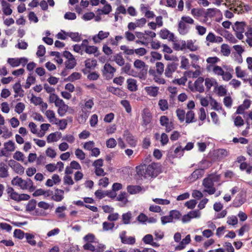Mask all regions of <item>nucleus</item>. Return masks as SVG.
<instances>
[{
	"instance_id": "obj_49",
	"label": "nucleus",
	"mask_w": 252,
	"mask_h": 252,
	"mask_svg": "<svg viewBox=\"0 0 252 252\" xmlns=\"http://www.w3.org/2000/svg\"><path fill=\"white\" fill-rule=\"evenodd\" d=\"M97 50V48L94 46H88L85 48V52L89 54H94Z\"/></svg>"
},
{
	"instance_id": "obj_26",
	"label": "nucleus",
	"mask_w": 252,
	"mask_h": 252,
	"mask_svg": "<svg viewBox=\"0 0 252 252\" xmlns=\"http://www.w3.org/2000/svg\"><path fill=\"white\" fill-rule=\"evenodd\" d=\"M64 33L70 37L72 40L75 42H79L81 41V38L80 36L79 35V33L78 32H64Z\"/></svg>"
},
{
	"instance_id": "obj_17",
	"label": "nucleus",
	"mask_w": 252,
	"mask_h": 252,
	"mask_svg": "<svg viewBox=\"0 0 252 252\" xmlns=\"http://www.w3.org/2000/svg\"><path fill=\"white\" fill-rule=\"evenodd\" d=\"M8 175L7 166L3 162H0V177L4 178L7 177Z\"/></svg>"
},
{
	"instance_id": "obj_32",
	"label": "nucleus",
	"mask_w": 252,
	"mask_h": 252,
	"mask_svg": "<svg viewBox=\"0 0 252 252\" xmlns=\"http://www.w3.org/2000/svg\"><path fill=\"white\" fill-rule=\"evenodd\" d=\"M107 90L108 92H110L116 95H122V91L118 88H115L113 87L110 86L107 88Z\"/></svg>"
},
{
	"instance_id": "obj_48",
	"label": "nucleus",
	"mask_w": 252,
	"mask_h": 252,
	"mask_svg": "<svg viewBox=\"0 0 252 252\" xmlns=\"http://www.w3.org/2000/svg\"><path fill=\"white\" fill-rule=\"evenodd\" d=\"M104 70L110 74H113L116 72V69L109 63H106L104 65Z\"/></svg>"
},
{
	"instance_id": "obj_51",
	"label": "nucleus",
	"mask_w": 252,
	"mask_h": 252,
	"mask_svg": "<svg viewBox=\"0 0 252 252\" xmlns=\"http://www.w3.org/2000/svg\"><path fill=\"white\" fill-rule=\"evenodd\" d=\"M197 204V201L195 199H191L187 202H186L185 204L186 207L188 208L192 209H193Z\"/></svg>"
},
{
	"instance_id": "obj_58",
	"label": "nucleus",
	"mask_w": 252,
	"mask_h": 252,
	"mask_svg": "<svg viewBox=\"0 0 252 252\" xmlns=\"http://www.w3.org/2000/svg\"><path fill=\"white\" fill-rule=\"evenodd\" d=\"M213 72L219 76H222L223 74L224 71L220 66H215L213 69Z\"/></svg>"
},
{
	"instance_id": "obj_37",
	"label": "nucleus",
	"mask_w": 252,
	"mask_h": 252,
	"mask_svg": "<svg viewBox=\"0 0 252 252\" xmlns=\"http://www.w3.org/2000/svg\"><path fill=\"white\" fill-rule=\"evenodd\" d=\"M36 202L34 199H32L29 201L26 206V211L30 212L33 211L35 208Z\"/></svg>"
},
{
	"instance_id": "obj_13",
	"label": "nucleus",
	"mask_w": 252,
	"mask_h": 252,
	"mask_svg": "<svg viewBox=\"0 0 252 252\" xmlns=\"http://www.w3.org/2000/svg\"><path fill=\"white\" fill-rule=\"evenodd\" d=\"M63 194H64V190H63L57 189L55 190V194L52 196L51 198L52 200H53L55 201L60 202L64 198Z\"/></svg>"
},
{
	"instance_id": "obj_25",
	"label": "nucleus",
	"mask_w": 252,
	"mask_h": 252,
	"mask_svg": "<svg viewBox=\"0 0 252 252\" xmlns=\"http://www.w3.org/2000/svg\"><path fill=\"white\" fill-rule=\"evenodd\" d=\"M97 64V61L95 59H87L85 62V65L86 68L89 69L94 68Z\"/></svg>"
},
{
	"instance_id": "obj_1",
	"label": "nucleus",
	"mask_w": 252,
	"mask_h": 252,
	"mask_svg": "<svg viewBox=\"0 0 252 252\" xmlns=\"http://www.w3.org/2000/svg\"><path fill=\"white\" fill-rule=\"evenodd\" d=\"M159 165L156 163H152L147 167L145 165L138 166L136 167L137 174L144 178L156 177L159 173Z\"/></svg>"
},
{
	"instance_id": "obj_63",
	"label": "nucleus",
	"mask_w": 252,
	"mask_h": 252,
	"mask_svg": "<svg viewBox=\"0 0 252 252\" xmlns=\"http://www.w3.org/2000/svg\"><path fill=\"white\" fill-rule=\"evenodd\" d=\"M24 232L20 229H15L14 232V236L19 239H22L24 237Z\"/></svg>"
},
{
	"instance_id": "obj_16",
	"label": "nucleus",
	"mask_w": 252,
	"mask_h": 252,
	"mask_svg": "<svg viewBox=\"0 0 252 252\" xmlns=\"http://www.w3.org/2000/svg\"><path fill=\"white\" fill-rule=\"evenodd\" d=\"M189 29V27L184 23V21H180L178 24V31L181 34H187Z\"/></svg>"
},
{
	"instance_id": "obj_30",
	"label": "nucleus",
	"mask_w": 252,
	"mask_h": 252,
	"mask_svg": "<svg viewBox=\"0 0 252 252\" xmlns=\"http://www.w3.org/2000/svg\"><path fill=\"white\" fill-rule=\"evenodd\" d=\"M224 33H221L220 34L222 36L225 37L227 39L230 41L231 42L234 43L237 42V40L235 39L234 36L227 31H224Z\"/></svg>"
},
{
	"instance_id": "obj_27",
	"label": "nucleus",
	"mask_w": 252,
	"mask_h": 252,
	"mask_svg": "<svg viewBox=\"0 0 252 252\" xmlns=\"http://www.w3.org/2000/svg\"><path fill=\"white\" fill-rule=\"evenodd\" d=\"M4 149L6 151L13 152L15 149V144L11 141L9 140L7 142L4 143Z\"/></svg>"
},
{
	"instance_id": "obj_38",
	"label": "nucleus",
	"mask_w": 252,
	"mask_h": 252,
	"mask_svg": "<svg viewBox=\"0 0 252 252\" xmlns=\"http://www.w3.org/2000/svg\"><path fill=\"white\" fill-rule=\"evenodd\" d=\"M191 12L193 16L199 17L203 15L204 9L201 8H192Z\"/></svg>"
},
{
	"instance_id": "obj_22",
	"label": "nucleus",
	"mask_w": 252,
	"mask_h": 252,
	"mask_svg": "<svg viewBox=\"0 0 252 252\" xmlns=\"http://www.w3.org/2000/svg\"><path fill=\"white\" fill-rule=\"evenodd\" d=\"M3 13L6 15H10L12 12V10L10 8L9 3L4 0L1 2Z\"/></svg>"
},
{
	"instance_id": "obj_28",
	"label": "nucleus",
	"mask_w": 252,
	"mask_h": 252,
	"mask_svg": "<svg viewBox=\"0 0 252 252\" xmlns=\"http://www.w3.org/2000/svg\"><path fill=\"white\" fill-rule=\"evenodd\" d=\"M245 34L247 37L246 42L250 47H252V28H249Z\"/></svg>"
},
{
	"instance_id": "obj_31",
	"label": "nucleus",
	"mask_w": 252,
	"mask_h": 252,
	"mask_svg": "<svg viewBox=\"0 0 252 252\" xmlns=\"http://www.w3.org/2000/svg\"><path fill=\"white\" fill-rule=\"evenodd\" d=\"M176 112L179 120L181 122H184L185 119V116L186 114L185 111L183 109H177L176 111Z\"/></svg>"
},
{
	"instance_id": "obj_2",
	"label": "nucleus",
	"mask_w": 252,
	"mask_h": 252,
	"mask_svg": "<svg viewBox=\"0 0 252 252\" xmlns=\"http://www.w3.org/2000/svg\"><path fill=\"white\" fill-rule=\"evenodd\" d=\"M245 26L246 24L244 22H236L232 27L236 37L240 40H242L244 37L243 33L245 31Z\"/></svg>"
},
{
	"instance_id": "obj_29",
	"label": "nucleus",
	"mask_w": 252,
	"mask_h": 252,
	"mask_svg": "<svg viewBox=\"0 0 252 252\" xmlns=\"http://www.w3.org/2000/svg\"><path fill=\"white\" fill-rule=\"evenodd\" d=\"M25 186L26 187V189H28L31 192L34 191L36 188L33 186L32 181L30 178L25 180Z\"/></svg>"
},
{
	"instance_id": "obj_42",
	"label": "nucleus",
	"mask_w": 252,
	"mask_h": 252,
	"mask_svg": "<svg viewBox=\"0 0 252 252\" xmlns=\"http://www.w3.org/2000/svg\"><path fill=\"white\" fill-rule=\"evenodd\" d=\"M112 10V7L110 4H106L102 9H98V11H101L102 14H108Z\"/></svg>"
},
{
	"instance_id": "obj_19",
	"label": "nucleus",
	"mask_w": 252,
	"mask_h": 252,
	"mask_svg": "<svg viewBox=\"0 0 252 252\" xmlns=\"http://www.w3.org/2000/svg\"><path fill=\"white\" fill-rule=\"evenodd\" d=\"M186 123L187 124L195 122V114L192 110L189 111L186 114Z\"/></svg>"
},
{
	"instance_id": "obj_47",
	"label": "nucleus",
	"mask_w": 252,
	"mask_h": 252,
	"mask_svg": "<svg viewBox=\"0 0 252 252\" xmlns=\"http://www.w3.org/2000/svg\"><path fill=\"white\" fill-rule=\"evenodd\" d=\"M25 104L22 102L18 103L15 106V111L18 114H21L25 109Z\"/></svg>"
},
{
	"instance_id": "obj_55",
	"label": "nucleus",
	"mask_w": 252,
	"mask_h": 252,
	"mask_svg": "<svg viewBox=\"0 0 252 252\" xmlns=\"http://www.w3.org/2000/svg\"><path fill=\"white\" fill-rule=\"evenodd\" d=\"M57 133H58V132L52 133L47 136V141L48 143L57 141L58 140V139L57 137Z\"/></svg>"
},
{
	"instance_id": "obj_21",
	"label": "nucleus",
	"mask_w": 252,
	"mask_h": 252,
	"mask_svg": "<svg viewBox=\"0 0 252 252\" xmlns=\"http://www.w3.org/2000/svg\"><path fill=\"white\" fill-rule=\"evenodd\" d=\"M127 190L129 194H133L139 193L142 190V188L140 186L129 185L127 186Z\"/></svg>"
},
{
	"instance_id": "obj_12",
	"label": "nucleus",
	"mask_w": 252,
	"mask_h": 252,
	"mask_svg": "<svg viewBox=\"0 0 252 252\" xmlns=\"http://www.w3.org/2000/svg\"><path fill=\"white\" fill-rule=\"evenodd\" d=\"M124 136L126 137V141L130 146L135 147L136 146V141L134 139L133 136L128 130L124 131Z\"/></svg>"
},
{
	"instance_id": "obj_40",
	"label": "nucleus",
	"mask_w": 252,
	"mask_h": 252,
	"mask_svg": "<svg viewBox=\"0 0 252 252\" xmlns=\"http://www.w3.org/2000/svg\"><path fill=\"white\" fill-rule=\"evenodd\" d=\"M133 65L137 69H141L147 66L143 61L138 59L134 61Z\"/></svg>"
},
{
	"instance_id": "obj_10",
	"label": "nucleus",
	"mask_w": 252,
	"mask_h": 252,
	"mask_svg": "<svg viewBox=\"0 0 252 252\" xmlns=\"http://www.w3.org/2000/svg\"><path fill=\"white\" fill-rule=\"evenodd\" d=\"M204 80L202 77H199L195 81L194 83V89L196 91L199 92V93H203L204 91V86L203 83Z\"/></svg>"
},
{
	"instance_id": "obj_61",
	"label": "nucleus",
	"mask_w": 252,
	"mask_h": 252,
	"mask_svg": "<svg viewBox=\"0 0 252 252\" xmlns=\"http://www.w3.org/2000/svg\"><path fill=\"white\" fill-rule=\"evenodd\" d=\"M156 70L157 72L161 75L164 71V65L161 62H157L156 63Z\"/></svg>"
},
{
	"instance_id": "obj_39",
	"label": "nucleus",
	"mask_w": 252,
	"mask_h": 252,
	"mask_svg": "<svg viewBox=\"0 0 252 252\" xmlns=\"http://www.w3.org/2000/svg\"><path fill=\"white\" fill-rule=\"evenodd\" d=\"M7 62L12 67L19 66L18 58H8Z\"/></svg>"
},
{
	"instance_id": "obj_34",
	"label": "nucleus",
	"mask_w": 252,
	"mask_h": 252,
	"mask_svg": "<svg viewBox=\"0 0 252 252\" xmlns=\"http://www.w3.org/2000/svg\"><path fill=\"white\" fill-rule=\"evenodd\" d=\"M245 202V201L241 197H236L233 201V206L234 207H239Z\"/></svg>"
},
{
	"instance_id": "obj_50",
	"label": "nucleus",
	"mask_w": 252,
	"mask_h": 252,
	"mask_svg": "<svg viewBox=\"0 0 252 252\" xmlns=\"http://www.w3.org/2000/svg\"><path fill=\"white\" fill-rule=\"evenodd\" d=\"M103 225V230L104 231H108L110 230H112L114 227V223L108 222L107 221H105L102 224Z\"/></svg>"
},
{
	"instance_id": "obj_53",
	"label": "nucleus",
	"mask_w": 252,
	"mask_h": 252,
	"mask_svg": "<svg viewBox=\"0 0 252 252\" xmlns=\"http://www.w3.org/2000/svg\"><path fill=\"white\" fill-rule=\"evenodd\" d=\"M121 104L125 108L126 111L127 113H130L131 111V108L129 101L127 100H122Z\"/></svg>"
},
{
	"instance_id": "obj_36",
	"label": "nucleus",
	"mask_w": 252,
	"mask_h": 252,
	"mask_svg": "<svg viewBox=\"0 0 252 252\" xmlns=\"http://www.w3.org/2000/svg\"><path fill=\"white\" fill-rule=\"evenodd\" d=\"M158 105L162 111H165L168 109V102L166 99H160L158 101Z\"/></svg>"
},
{
	"instance_id": "obj_59",
	"label": "nucleus",
	"mask_w": 252,
	"mask_h": 252,
	"mask_svg": "<svg viewBox=\"0 0 252 252\" xmlns=\"http://www.w3.org/2000/svg\"><path fill=\"white\" fill-rule=\"evenodd\" d=\"M46 52L45 48L43 45H40L38 47V50L36 52V55L38 57L43 56Z\"/></svg>"
},
{
	"instance_id": "obj_11",
	"label": "nucleus",
	"mask_w": 252,
	"mask_h": 252,
	"mask_svg": "<svg viewBox=\"0 0 252 252\" xmlns=\"http://www.w3.org/2000/svg\"><path fill=\"white\" fill-rule=\"evenodd\" d=\"M11 184L19 187L22 189H26V187L25 186V180L18 176L14 177L12 180Z\"/></svg>"
},
{
	"instance_id": "obj_44",
	"label": "nucleus",
	"mask_w": 252,
	"mask_h": 252,
	"mask_svg": "<svg viewBox=\"0 0 252 252\" xmlns=\"http://www.w3.org/2000/svg\"><path fill=\"white\" fill-rule=\"evenodd\" d=\"M13 158L14 159L17 161H23L24 159V155L22 152L20 151H16L14 154Z\"/></svg>"
},
{
	"instance_id": "obj_6",
	"label": "nucleus",
	"mask_w": 252,
	"mask_h": 252,
	"mask_svg": "<svg viewBox=\"0 0 252 252\" xmlns=\"http://www.w3.org/2000/svg\"><path fill=\"white\" fill-rule=\"evenodd\" d=\"M178 66V63H171L168 64L165 70V75L167 77H170Z\"/></svg>"
},
{
	"instance_id": "obj_33",
	"label": "nucleus",
	"mask_w": 252,
	"mask_h": 252,
	"mask_svg": "<svg viewBox=\"0 0 252 252\" xmlns=\"http://www.w3.org/2000/svg\"><path fill=\"white\" fill-rule=\"evenodd\" d=\"M81 75L79 72H73L69 75L65 80L70 82H73L76 80L80 79Z\"/></svg>"
},
{
	"instance_id": "obj_35",
	"label": "nucleus",
	"mask_w": 252,
	"mask_h": 252,
	"mask_svg": "<svg viewBox=\"0 0 252 252\" xmlns=\"http://www.w3.org/2000/svg\"><path fill=\"white\" fill-rule=\"evenodd\" d=\"M65 67L67 69L73 68L76 64V62L75 60V58L67 60V61H66L65 62Z\"/></svg>"
},
{
	"instance_id": "obj_18",
	"label": "nucleus",
	"mask_w": 252,
	"mask_h": 252,
	"mask_svg": "<svg viewBox=\"0 0 252 252\" xmlns=\"http://www.w3.org/2000/svg\"><path fill=\"white\" fill-rule=\"evenodd\" d=\"M159 35L162 39L169 38L170 40H173L174 38V34L170 33L169 31L166 29L161 30L159 32Z\"/></svg>"
},
{
	"instance_id": "obj_23",
	"label": "nucleus",
	"mask_w": 252,
	"mask_h": 252,
	"mask_svg": "<svg viewBox=\"0 0 252 252\" xmlns=\"http://www.w3.org/2000/svg\"><path fill=\"white\" fill-rule=\"evenodd\" d=\"M113 61L119 66H123L125 64V60L121 53L117 54L114 56Z\"/></svg>"
},
{
	"instance_id": "obj_24",
	"label": "nucleus",
	"mask_w": 252,
	"mask_h": 252,
	"mask_svg": "<svg viewBox=\"0 0 252 252\" xmlns=\"http://www.w3.org/2000/svg\"><path fill=\"white\" fill-rule=\"evenodd\" d=\"M218 9L217 8H209L206 11H204V17L205 18H212L214 17L217 13Z\"/></svg>"
},
{
	"instance_id": "obj_46",
	"label": "nucleus",
	"mask_w": 252,
	"mask_h": 252,
	"mask_svg": "<svg viewBox=\"0 0 252 252\" xmlns=\"http://www.w3.org/2000/svg\"><path fill=\"white\" fill-rule=\"evenodd\" d=\"M75 154L77 158L80 160H83L85 158L86 154L81 149H77L75 151Z\"/></svg>"
},
{
	"instance_id": "obj_64",
	"label": "nucleus",
	"mask_w": 252,
	"mask_h": 252,
	"mask_svg": "<svg viewBox=\"0 0 252 252\" xmlns=\"http://www.w3.org/2000/svg\"><path fill=\"white\" fill-rule=\"evenodd\" d=\"M142 240L145 244H150L153 241V237L151 234H147L143 237Z\"/></svg>"
},
{
	"instance_id": "obj_41",
	"label": "nucleus",
	"mask_w": 252,
	"mask_h": 252,
	"mask_svg": "<svg viewBox=\"0 0 252 252\" xmlns=\"http://www.w3.org/2000/svg\"><path fill=\"white\" fill-rule=\"evenodd\" d=\"M68 108V105L65 104V103L63 104L61 106L59 107L58 110V113L59 115L60 116H63L67 111Z\"/></svg>"
},
{
	"instance_id": "obj_43",
	"label": "nucleus",
	"mask_w": 252,
	"mask_h": 252,
	"mask_svg": "<svg viewBox=\"0 0 252 252\" xmlns=\"http://www.w3.org/2000/svg\"><path fill=\"white\" fill-rule=\"evenodd\" d=\"M16 173L22 175L24 173V168L19 162L12 169Z\"/></svg>"
},
{
	"instance_id": "obj_8",
	"label": "nucleus",
	"mask_w": 252,
	"mask_h": 252,
	"mask_svg": "<svg viewBox=\"0 0 252 252\" xmlns=\"http://www.w3.org/2000/svg\"><path fill=\"white\" fill-rule=\"evenodd\" d=\"M204 171L202 169H197L194 170L189 176V180L194 182L197 179L200 178L204 174Z\"/></svg>"
},
{
	"instance_id": "obj_3",
	"label": "nucleus",
	"mask_w": 252,
	"mask_h": 252,
	"mask_svg": "<svg viewBox=\"0 0 252 252\" xmlns=\"http://www.w3.org/2000/svg\"><path fill=\"white\" fill-rule=\"evenodd\" d=\"M203 185L205 188L208 189L205 190V191L209 194H213L215 193L216 189L213 187L214 182L212 179L209 178H205L203 181Z\"/></svg>"
},
{
	"instance_id": "obj_7",
	"label": "nucleus",
	"mask_w": 252,
	"mask_h": 252,
	"mask_svg": "<svg viewBox=\"0 0 252 252\" xmlns=\"http://www.w3.org/2000/svg\"><path fill=\"white\" fill-rule=\"evenodd\" d=\"M109 35V32H104L102 31H100L97 35L93 36V40L94 43H97L100 42L101 40L108 37Z\"/></svg>"
},
{
	"instance_id": "obj_56",
	"label": "nucleus",
	"mask_w": 252,
	"mask_h": 252,
	"mask_svg": "<svg viewBox=\"0 0 252 252\" xmlns=\"http://www.w3.org/2000/svg\"><path fill=\"white\" fill-rule=\"evenodd\" d=\"M106 146L109 148H113L116 146L117 142L115 139L111 138L106 142Z\"/></svg>"
},
{
	"instance_id": "obj_54",
	"label": "nucleus",
	"mask_w": 252,
	"mask_h": 252,
	"mask_svg": "<svg viewBox=\"0 0 252 252\" xmlns=\"http://www.w3.org/2000/svg\"><path fill=\"white\" fill-rule=\"evenodd\" d=\"M26 237L28 243L32 246H35L36 244V241L32 239L34 236L32 234L30 233H26Z\"/></svg>"
},
{
	"instance_id": "obj_14",
	"label": "nucleus",
	"mask_w": 252,
	"mask_h": 252,
	"mask_svg": "<svg viewBox=\"0 0 252 252\" xmlns=\"http://www.w3.org/2000/svg\"><path fill=\"white\" fill-rule=\"evenodd\" d=\"M126 83L127 84V89L131 92H135L138 89L137 86L136 85V80L132 79L129 78L126 80Z\"/></svg>"
},
{
	"instance_id": "obj_57",
	"label": "nucleus",
	"mask_w": 252,
	"mask_h": 252,
	"mask_svg": "<svg viewBox=\"0 0 252 252\" xmlns=\"http://www.w3.org/2000/svg\"><path fill=\"white\" fill-rule=\"evenodd\" d=\"M50 55L56 57V59H57L56 61L59 64H62L63 63V60L61 58L60 53L59 52L52 51L50 52Z\"/></svg>"
},
{
	"instance_id": "obj_45",
	"label": "nucleus",
	"mask_w": 252,
	"mask_h": 252,
	"mask_svg": "<svg viewBox=\"0 0 252 252\" xmlns=\"http://www.w3.org/2000/svg\"><path fill=\"white\" fill-rule=\"evenodd\" d=\"M221 52L224 56H228L230 54V50L227 44H223L221 46Z\"/></svg>"
},
{
	"instance_id": "obj_20",
	"label": "nucleus",
	"mask_w": 252,
	"mask_h": 252,
	"mask_svg": "<svg viewBox=\"0 0 252 252\" xmlns=\"http://www.w3.org/2000/svg\"><path fill=\"white\" fill-rule=\"evenodd\" d=\"M145 89L147 94L151 96L156 97L158 95V87H147Z\"/></svg>"
},
{
	"instance_id": "obj_4",
	"label": "nucleus",
	"mask_w": 252,
	"mask_h": 252,
	"mask_svg": "<svg viewBox=\"0 0 252 252\" xmlns=\"http://www.w3.org/2000/svg\"><path fill=\"white\" fill-rule=\"evenodd\" d=\"M159 121L161 126L165 127V131L166 132H170L174 128L172 123H169V120L167 116H161L160 118Z\"/></svg>"
},
{
	"instance_id": "obj_62",
	"label": "nucleus",
	"mask_w": 252,
	"mask_h": 252,
	"mask_svg": "<svg viewBox=\"0 0 252 252\" xmlns=\"http://www.w3.org/2000/svg\"><path fill=\"white\" fill-rule=\"evenodd\" d=\"M31 101L35 105H40L42 102V99L40 97H37L33 95L31 99Z\"/></svg>"
},
{
	"instance_id": "obj_15",
	"label": "nucleus",
	"mask_w": 252,
	"mask_h": 252,
	"mask_svg": "<svg viewBox=\"0 0 252 252\" xmlns=\"http://www.w3.org/2000/svg\"><path fill=\"white\" fill-rule=\"evenodd\" d=\"M14 91L15 93L14 97H17L18 96L23 97L24 96V91L21 88V85L20 82L15 83L13 87Z\"/></svg>"
},
{
	"instance_id": "obj_9",
	"label": "nucleus",
	"mask_w": 252,
	"mask_h": 252,
	"mask_svg": "<svg viewBox=\"0 0 252 252\" xmlns=\"http://www.w3.org/2000/svg\"><path fill=\"white\" fill-rule=\"evenodd\" d=\"M152 116L150 112L148 111H144L142 114V126L146 128V126L149 125L152 121Z\"/></svg>"
},
{
	"instance_id": "obj_52",
	"label": "nucleus",
	"mask_w": 252,
	"mask_h": 252,
	"mask_svg": "<svg viewBox=\"0 0 252 252\" xmlns=\"http://www.w3.org/2000/svg\"><path fill=\"white\" fill-rule=\"evenodd\" d=\"M131 218V214L129 212L124 214L122 215V219L124 223L128 224L130 222V220Z\"/></svg>"
},
{
	"instance_id": "obj_60",
	"label": "nucleus",
	"mask_w": 252,
	"mask_h": 252,
	"mask_svg": "<svg viewBox=\"0 0 252 252\" xmlns=\"http://www.w3.org/2000/svg\"><path fill=\"white\" fill-rule=\"evenodd\" d=\"M236 76L238 78H242L245 76L246 73L245 71L241 69L240 66H237L235 68Z\"/></svg>"
},
{
	"instance_id": "obj_5",
	"label": "nucleus",
	"mask_w": 252,
	"mask_h": 252,
	"mask_svg": "<svg viewBox=\"0 0 252 252\" xmlns=\"http://www.w3.org/2000/svg\"><path fill=\"white\" fill-rule=\"evenodd\" d=\"M120 238L121 242L124 244L133 245L135 243V238L134 237L126 236V231H123L120 234Z\"/></svg>"
}]
</instances>
